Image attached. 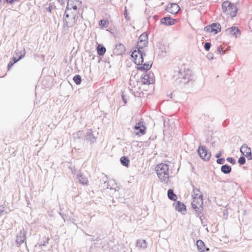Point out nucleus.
Returning a JSON list of instances; mask_svg holds the SVG:
<instances>
[{"label":"nucleus","mask_w":252,"mask_h":252,"mask_svg":"<svg viewBox=\"0 0 252 252\" xmlns=\"http://www.w3.org/2000/svg\"><path fill=\"white\" fill-rule=\"evenodd\" d=\"M238 162L240 165H244L246 163V158L244 156L240 157L238 160Z\"/></svg>","instance_id":"a19ab883"},{"label":"nucleus","mask_w":252,"mask_h":252,"mask_svg":"<svg viewBox=\"0 0 252 252\" xmlns=\"http://www.w3.org/2000/svg\"><path fill=\"white\" fill-rule=\"evenodd\" d=\"M23 58H24V54L23 53L22 54H21V55L19 56V57H17L16 56L15 57H13L11 59V61L14 63V64H15L22 59Z\"/></svg>","instance_id":"72a5a7b5"},{"label":"nucleus","mask_w":252,"mask_h":252,"mask_svg":"<svg viewBox=\"0 0 252 252\" xmlns=\"http://www.w3.org/2000/svg\"><path fill=\"white\" fill-rule=\"evenodd\" d=\"M216 161L218 164L223 165L225 162V159L224 158H218Z\"/></svg>","instance_id":"c03bdc74"},{"label":"nucleus","mask_w":252,"mask_h":252,"mask_svg":"<svg viewBox=\"0 0 252 252\" xmlns=\"http://www.w3.org/2000/svg\"><path fill=\"white\" fill-rule=\"evenodd\" d=\"M43 242H41L40 244H39V246H45L49 243V238L48 237H44L43 238Z\"/></svg>","instance_id":"ea45409f"},{"label":"nucleus","mask_w":252,"mask_h":252,"mask_svg":"<svg viewBox=\"0 0 252 252\" xmlns=\"http://www.w3.org/2000/svg\"><path fill=\"white\" fill-rule=\"evenodd\" d=\"M197 217H199L201 223L203 227H207V220L205 219V217L203 214L199 215V216H196Z\"/></svg>","instance_id":"2f4dec72"},{"label":"nucleus","mask_w":252,"mask_h":252,"mask_svg":"<svg viewBox=\"0 0 252 252\" xmlns=\"http://www.w3.org/2000/svg\"><path fill=\"white\" fill-rule=\"evenodd\" d=\"M167 196L168 198L172 201H176L178 197L177 195L174 193L173 189H170L167 191Z\"/></svg>","instance_id":"cd10ccee"},{"label":"nucleus","mask_w":252,"mask_h":252,"mask_svg":"<svg viewBox=\"0 0 252 252\" xmlns=\"http://www.w3.org/2000/svg\"><path fill=\"white\" fill-rule=\"evenodd\" d=\"M228 215V213L227 211V210H225L224 212H223V218L225 219L227 218Z\"/></svg>","instance_id":"4d7b16f0"},{"label":"nucleus","mask_w":252,"mask_h":252,"mask_svg":"<svg viewBox=\"0 0 252 252\" xmlns=\"http://www.w3.org/2000/svg\"><path fill=\"white\" fill-rule=\"evenodd\" d=\"M124 15L125 19L126 20H130V17L127 15V10H126V7H125V10H124Z\"/></svg>","instance_id":"de8ad7c7"},{"label":"nucleus","mask_w":252,"mask_h":252,"mask_svg":"<svg viewBox=\"0 0 252 252\" xmlns=\"http://www.w3.org/2000/svg\"><path fill=\"white\" fill-rule=\"evenodd\" d=\"M221 7L223 12L230 15L231 18H234L236 16L238 8L234 3L229 1H224L222 3Z\"/></svg>","instance_id":"20e7f679"},{"label":"nucleus","mask_w":252,"mask_h":252,"mask_svg":"<svg viewBox=\"0 0 252 252\" xmlns=\"http://www.w3.org/2000/svg\"><path fill=\"white\" fill-rule=\"evenodd\" d=\"M85 136V140L89 142L90 144L94 143L96 140V138L94 135L92 129H90L87 131Z\"/></svg>","instance_id":"a211bd4d"},{"label":"nucleus","mask_w":252,"mask_h":252,"mask_svg":"<svg viewBox=\"0 0 252 252\" xmlns=\"http://www.w3.org/2000/svg\"><path fill=\"white\" fill-rule=\"evenodd\" d=\"M14 63L10 60L7 65L8 70H10V68L14 65Z\"/></svg>","instance_id":"603ef678"},{"label":"nucleus","mask_w":252,"mask_h":252,"mask_svg":"<svg viewBox=\"0 0 252 252\" xmlns=\"http://www.w3.org/2000/svg\"><path fill=\"white\" fill-rule=\"evenodd\" d=\"M148 34L146 32H144L139 36L137 42H140L139 44L142 43V42L144 44H148Z\"/></svg>","instance_id":"7c9ffc66"},{"label":"nucleus","mask_w":252,"mask_h":252,"mask_svg":"<svg viewBox=\"0 0 252 252\" xmlns=\"http://www.w3.org/2000/svg\"><path fill=\"white\" fill-rule=\"evenodd\" d=\"M167 96L169 97L170 98H173V93H171L170 94H167Z\"/></svg>","instance_id":"0e129e2a"},{"label":"nucleus","mask_w":252,"mask_h":252,"mask_svg":"<svg viewBox=\"0 0 252 252\" xmlns=\"http://www.w3.org/2000/svg\"><path fill=\"white\" fill-rule=\"evenodd\" d=\"M77 178L78 179L80 184L83 185L87 184L88 181L87 178L81 172H79L77 174Z\"/></svg>","instance_id":"b1692460"},{"label":"nucleus","mask_w":252,"mask_h":252,"mask_svg":"<svg viewBox=\"0 0 252 252\" xmlns=\"http://www.w3.org/2000/svg\"><path fill=\"white\" fill-rule=\"evenodd\" d=\"M228 125V122L227 120H225L223 123H222V126H226Z\"/></svg>","instance_id":"052dcab7"},{"label":"nucleus","mask_w":252,"mask_h":252,"mask_svg":"<svg viewBox=\"0 0 252 252\" xmlns=\"http://www.w3.org/2000/svg\"><path fill=\"white\" fill-rule=\"evenodd\" d=\"M126 50L125 46L121 43H119L115 45L113 49V53L116 56L123 55L125 53Z\"/></svg>","instance_id":"ddd939ff"},{"label":"nucleus","mask_w":252,"mask_h":252,"mask_svg":"<svg viewBox=\"0 0 252 252\" xmlns=\"http://www.w3.org/2000/svg\"><path fill=\"white\" fill-rule=\"evenodd\" d=\"M225 32L226 35L233 36L235 38H238L241 34L240 29L236 26H232L227 28Z\"/></svg>","instance_id":"f8f14e48"},{"label":"nucleus","mask_w":252,"mask_h":252,"mask_svg":"<svg viewBox=\"0 0 252 252\" xmlns=\"http://www.w3.org/2000/svg\"><path fill=\"white\" fill-rule=\"evenodd\" d=\"M109 23L106 20H101L99 21V26L102 28H106L108 26Z\"/></svg>","instance_id":"4c0bfd02"},{"label":"nucleus","mask_w":252,"mask_h":252,"mask_svg":"<svg viewBox=\"0 0 252 252\" xmlns=\"http://www.w3.org/2000/svg\"><path fill=\"white\" fill-rule=\"evenodd\" d=\"M193 190L192 192V196H193V199H198V196L200 195L198 193H195V191L197 192H200V189H197L194 186H192Z\"/></svg>","instance_id":"473e14b6"},{"label":"nucleus","mask_w":252,"mask_h":252,"mask_svg":"<svg viewBox=\"0 0 252 252\" xmlns=\"http://www.w3.org/2000/svg\"><path fill=\"white\" fill-rule=\"evenodd\" d=\"M109 60V58L108 59H106V58L105 59V63H109V61H108Z\"/></svg>","instance_id":"338daca9"},{"label":"nucleus","mask_w":252,"mask_h":252,"mask_svg":"<svg viewBox=\"0 0 252 252\" xmlns=\"http://www.w3.org/2000/svg\"><path fill=\"white\" fill-rule=\"evenodd\" d=\"M176 19L172 18L170 16H165L160 20V23L166 26H170L175 24Z\"/></svg>","instance_id":"2eb2a0df"},{"label":"nucleus","mask_w":252,"mask_h":252,"mask_svg":"<svg viewBox=\"0 0 252 252\" xmlns=\"http://www.w3.org/2000/svg\"><path fill=\"white\" fill-rule=\"evenodd\" d=\"M96 50L97 54L100 56H103L106 51V48L101 44H98L96 48Z\"/></svg>","instance_id":"a878e982"},{"label":"nucleus","mask_w":252,"mask_h":252,"mask_svg":"<svg viewBox=\"0 0 252 252\" xmlns=\"http://www.w3.org/2000/svg\"><path fill=\"white\" fill-rule=\"evenodd\" d=\"M198 154L200 157L204 160H208L211 156V154L204 146H200L198 149Z\"/></svg>","instance_id":"9d476101"},{"label":"nucleus","mask_w":252,"mask_h":252,"mask_svg":"<svg viewBox=\"0 0 252 252\" xmlns=\"http://www.w3.org/2000/svg\"><path fill=\"white\" fill-rule=\"evenodd\" d=\"M52 7L51 6H49L48 8H47V10L48 11L50 12H51L52 11Z\"/></svg>","instance_id":"e2e57ef3"},{"label":"nucleus","mask_w":252,"mask_h":252,"mask_svg":"<svg viewBox=\"0 0 252 252\" xmlns=\"http://www.w3.org/2000/svg\"><path fill=\"white\" fill-rule=\"evenodd\" d=\"M141 94H143L142 93H140V92H133V94H134L135 97H141Z\"/></svg>","instance_id":"3c124183"},{"label":"nucleus","mask_w":252,"mask_h":252,"mask_svg":"<svg viewBox=\"0 0 252 252\" xmlns=\"http://www.w3.org/2000/svg\"><path fill=\"white\" fill-rule=\"evenodd\" d=\"M60 215L62 217V218L63 219L64 221H65L66 219H67V216L64 214V213H60Z\"/></svg>","instance_id":"864d4df0"},{"label":"nucleus","mask_w":252,"mask_h":252,"mask_svg":"<svg viewBox=\"0 0 252 252\" xmlns=\"http://www.w3.org/2000/svg\"><path fill=\"white\" fill-rule=\"evenodd\" d=\"M72 2H79L80 4L82 3L81 0H68L66 6L68 7L69 11H77V3L72 4Z\"/></svg>","instance_id":"6ab92c4d"},{"label":"nucleus","mask_w":252,"mask_h":252,"mask_svg":"<svg viewBox=\"0 0 252 252\" xmlns=\"http://www.w3.org/2000/svg\"><path fill=\"white\" fill-rule=\"evenodd\" d=\"M244 148H246V149H248V152H246V154L245 155V157L247 158L248 160H252V153L251 152V149L250 148L248 147L247 145L246 144H244L240 148V152L242 153L243 155H244L243 153V149Z\"/></svg>","instance_id":"5701e85b"},{"label":"nucleus","mask_w":252,"mask_h":252,"mask_svg":"<svg viewBox=\"0 0 252 252\" xmlns=\"http://www.w3.org/2000/svg\"><path fill=\"white\" fill-rule=\"evenodd\" d=\"M122 100L123 101V102L125 104L127 102V100H126V99L125 97V95L124 94V93H123L122 94Z\"/></svg>","instance_id":"6e6d98bb"},{"label":"nucleus","mask_w":252,"mask_h":252,"mask_svg":"<svg viewBox=\"0 0 252 252\" xmlns=\"http://www.w3.org/2000/svg\"><path fill=\"white\" fill-rule=\"evenodd\" d=\"M78 19V14L73 15L72 21L71 22H69L66 20H63V26H65L68 28H71L73 27V26L76 23Z\"/></svg>","instance_id":"4be33fe9"},{"label":"nucleus","mask_w":252,"mask_h":252,"mask_svg":"<svg viewBox=\"0 0 252 252\" xmlns=\"http://www.w3.org/2000/svg\"><path fill=\"white\" fill-rule=\"evenodd\" d=\"M191 207L195 211L196 216H199L203 210V194H200L198 199H193L191 203Z\"/></svg>","instance_id":"423d86ee"},{"label":"nucleus","mask_w":252,"mask_h":252,"mask_svg":"<svg viewBox=\"0 0 252 252\" xmlns=\"http://www.w3.org/2000/svg\"><path fill=\"white\" fill-rule=\"evenodd\" d=\"M4 0V2L6 3L7 4H14L15 2H19V0Z\"/></svg>","instance_id":"a18cd8bd"},{"label":"nucleus","mask_w":252,"mask_h":252,"mask_svg":"<svg viewBox=\"0 0 252 252\" xmlns=\"http://www.w3.org/2000/svg\"><path fill=\"white\" fill-rule=\"evenodd\" d=\"M85 234L90 237V238L88 239V240H90L91 241L100 242L99 244L102 247H103V245H104L105 243L106 242L105 238L107 237V235L102 232L101 231L97 230L95 235L93 234H89L86 233Z\"/></svg>","instance_id":"39448f33"},{"label":"nucleus","mask_w":252,"mask_h":252,"mask_svg":"<svg viewBox=\"0 0 252 252\" xmlns=\"http://www.w3.org/2000/svg\"><path fill=\"white\" fill-rule=\"evenodd\" d=\"M218 52L220 54H224L225 52L223 51L222 49L220 47H219L217 48Z\"/></svg>","instance_id":"8fccbe9b"},{"label":"nucleus","mask_w":252,"mask_h":252,"mask_svg":"<svg viewBox=\"0 0 252 252\" xmlns=\"http://www.w3.org/2000/svg\"><path fill=\"white\" fill-rule=\"evenodd\" d=\"M173 205L175 206V210L178 212H182L183 211H187L186 205L180 201H176Z\"/></svg>","instance_id":"aec40b11"},{"label":"nucleus","mask_w":252,"mask_h":252,"mask_svg":"<svg viewBox=\"0 0 252 252\" xmlns=\"http://www.w3.org/2000/svg\"><path fill=\"white\" fill-rule=\"evenodd\" d=\"M71 170L72 173L74 174V171H75L74 167H73V169L71 168Z\"/></svg>","instance_id":"69168bd1"},{"label":"nucleus","mask_w":252,"mask_h":252,"mask_svg":"<svg viewBox=\"0 0 252 252\" xmlns=\"http://www.w3.org/2000/svg\"><path fill=\"white\" fill-rule=\"evenodd\" d=\"M69 13H70V16L71 17H73V15L78 14V13H79V12L77 11H74L73 10L70 11L69 12Z\"/></svg>","instance_id":"09e8293b"},{"label":"nucleus","mask_w":252,"mask_h":252,"mask_svg":"<svg viewBox=\"0 0 252 252\" xmlns=\"http://www.w3.org/2000/svg\"><path fill=\"white\" fill-rule=\"evenodd\" d=\"M68 9V7L66 6L63 14V21L65 20H67V19L69 18V17H70V13H69L70 11Z\"/></svg>","instance_id":"58836bf2"},{"label":"nucleus","mask_w":252,"mask_h":252,"mask_svg":"<svg viewBox=\"0 0 252 252\" xmlns=\"http://www.w3.org/2000/svg\"><path fill=\"white\" fill-rule=\"evenodd\" d=\"M142 84L143 85H150L153 83V73L150 72H146L142 74L140 77Z\"/></svg>","instance_id":"9b49d317"},{"label":"nucleus","mask_w":252,"mask_h":252,"mask_svg":"<svg viewBox=\"0 0 252 252\" xmlns=\"http://www.w3.org/2000/svg\"><path fill=\"white\" fill-rule=\"evenodd\" d=\"M121 164L126 167H128L130 165V160L126 156H123L120 159Z\"/></svg>","instance_id":"c85d7f7f"},{"label":"nucleus","mask_w":252,"mask_h":252,"mask_svg":"<svg viewBox=\"0 0 252 252\" xmlns=\"http://www.w3.org/2000/svg\"><path fill=\"white\" fill-rule=\"evenodd\" d=\"M73 80L76 85H80L82 82V78L80 75L76 74L74 76Z\"/></svg>","instance_id":"f704fd0d"},{"label":"nucleus","mask_w":252,"mask_h":252,"mask_svg":"<svg viewBox=\"0 0 252 252\" xmlns=\"http://www.w3.org/2000/svg\"><path fill=\"white\" fill-rule=\"evenodd\" d=\"M140 43V42H137L136 44V47H134V49H136V50L138 51V54H140V58L142 57V54L141 53L142 52L144 51V48L146 47L148 45V44H144V43L142 42V43Z\"/></svg>","instance_id":"393cba45"},{"label":"nucleus","mask_w":252,"mask_h":252,"mask_svg":"<svg viewBox=\"0 0 252 252\" xmlns=\"http://www.w3.org/2000/svg\"><path fill=\"white\" fill-rule=\"evenodd\" d=\"M204 31L207 32H213L217 34L221 31V26L219 23H213L206 26Z\"/></svg>","instance_id":"1a4fd4ad"},{"label":"nucleus","mask_w":252,"mask_h":252,"mask_svg":"<svg viewBox=\"0 0 252 252\" xmlns=\"http://www.w3.org/2000/svg\"><path fill=\"white\" fill-rule=\"evenodd\" d=\"M6 210L3 206H0V216H1L2 214L6 213Z\"/></svg>","instance_id":"49530a36"},{"label":"nucleus","mask_w":252,"mask_h":252,"mask_svg":"<svg viewBox=\"0 0 252 252\" xmlns=\"http://www.w3.org/2000/svg\"><path fill=\"white\" fill-rule=\"evenodd\" d=\"M207 57L210 60L213 59V57L212 55H208Z\"/></svg>","instance_id":"680f3d73"},{"label":"nucleus","mask_w":252,"mask_h":252,"mask_svg":"<svg viewBox=\"0 0 252 252\" xmlns=\"http://www.w3.org/2000/svg\"><path fill=\"white\" fill-rule=\"evenodd\" d=\"M153 65V62L150 61L147 62L145 63H142L140 65H137L136 69L137 70L145 71L147 72L152 67Z\"/></svg>","instance_id":"dca6fc26"},{"label":"nucleus","mask_w":252,"mask_h":252,"mask_svg":"<svg viewBox=\"0 0 252 252\" xmlns=\"http://www.w3.org/2000/svg\"><path fill=\"white\" fill-rule=\"evenodd\" d=\"M95 58H97L98 59V63H99L100 61H101V59L99 58L98 56H96L95 55H94L92 58V60H95Z\"/></svg>","instance_id":"13d9d810"},{"label":"nucleus","mask_w":252,"mask_h":252,"mask_svg":"<svg viewBox=\"0 0 252 252\" xmlns=\"http://www.w3.org/2000/svg\"><path fill=\"white\" fill-rule=\"evenodd\" d=\"M196 245L199 252H205L209 251V249L206 247L204 242L201 240H197Z\"/></svg>","instance_id":"412c9836"},{"label":"nucleus","mask_w":252,"mask_h":252,"mask_svg":"<svg viewBox=\"0 0 252 252\" xmlns=\"http://www.w3.org/2000/svg\"><path fill=\"white\" fill-rule=\"evenodd\" d=\"M23 53H24L25 57L26 55V51L24 47L21 48L20 50L19 49H16L15 51L14 54L17 57H19V56L21 55V54H22Z\"/></svg>","instance_id":"e433bc0d"},{"label":"nucleus","mask_w":252,"mask_h":252,"mask_svg":"<svg viewBox=\"0 0 252 252\" xmlns=\"http://www.w3.org/2000/svg\"><path fill=\"white\" fill-rule=\"evenodd\" d=\"M222 153L221 151H219L217 154L215 155V158L217 159L220 158L221 156Z\"/></svg>","instance_id":"5fc2aeb1"},{"label":"nucleus","mask_w":252,"mask_h":252,"mask_svg":"<svg viewBox=\"0 0 252 252\" xmlns=\"http://www.w3.org/2000/svg\"><path fill=\"white\" fill-rule=\"evenodd\" d=\"M82 133H83V132L81 131H79L77 132V137L78 138H81V135L82 134Z\"/></svg>","instance_id":"bf43d9fd"},{"label":"nucleus","mask_w":252,"mask_h":252,"mask_svg":"<svg viewBox=\"0 0 252 252\" xmlns=\"http://www.w3.org/2000/svg\"><path fill=\"white\" fill-rule=\"evenodd\" d=\"M136 245L139 249H145L147 247V243L145 240H137Z\"/></svg>","instance_id":"c756f323"},{"label":"nucleus","mask_w":252,"mask_h":252,"mask_svg":"<svg viewBox=\"0 0 252 252\" xmlns=\"http://www.w3.org/2000/svg\"><path fill=\"white\" fill-rule=\"evenodd\" d=\"M212 44L210 42H207L205 43L204 48L205 50L207 51H208L210 50Z\"/></svg>","instance_id":"79ce46f5"},{"label":"nucleus","mask_w":252,"mask_h":252,"mask_svg":"<svg viewBox=\"0 0 252 252\" xmlns=\"http://www.w3.org/2000/svg\"><path fill=\"white\" fill-rule=\"evenodd\" d=\"M231 170V166L227 164L222 165L220 168L221 172L224 174H229Z\"/></svg>","instance_id":"bb28decb"},{"label":"nucleus","mask_w":252,"mask_h":252,"mask_svg":"<svg viewBox=\"0 0 252 252\" xmlns=\"http://www.w3.org/2000/svg\"><path fill=\"white\" fill-rule=\"evenodd\" d=\"M180 9L179 5L176 3H172L169 4L165 10L172 14H176Z\"/></svg>","instance_id":"f3484780"},{"label":"nucleus","mask_w":252,"mask_h":252,"mask_svg":"<svg viewBox=\"0 0 252 252\" xmlns=\"http://www.w3.org/2000/svg\"><path fill=\"white\" fill-rule=\"evenodd\" d=\"M50 80V81L52 80V78L50 76H48L46 78H45L42 82L43 85L46 87V88H49L52 85V82L51 81V83H46V81Z\"/></svg>","instance_id":"c9c22d12"},{"label":"nucleus","mask_w":252,"mask_h":252,"mask_svg":"<svg viewBox=\"0 0 252 252\" xmlns=\"http://www.w3.org/2000/svg\"><path fill=\"white\" fill-rule=\"evenodd\" d=\"M156 173L160 181L167 183L169 181V165L167 163H161L155 168Z\"/></svg>","instance_id":"7ed1b4c3"},{"label":"nucleus","mask_w":252,"mask_h":252,"mask_svg":"<svg viewBox=\"0 0 252 252\" xmlns=\"http://www.w3.org/2000/svg\"><path fill=\"white\" fill-rule=\"evenodd\" d=\"M133 51H132L131 57L132 58L133 63L136 64L137 65H140L143 63H144V58L146 56L145 52H142V58H140V54H138V51L134 49V48H132Z\"/></svg>","instance_id":"0eeeda50"},{"label":"nucleus","mask_w":252,"mask_h":252,"mask_svg":"<svg viewBox=\"0 0 252 252\" xmlns=\"http://www.w3.org/2000/svg\"><path fill=\"white\" fill-rule=\"evenodd\" d=\"M134 129L136 130L135 134L136 136H141L145 134L146 127L144 125L143 120H140L138 123H136L134 126Z\"/></svg>","instance_id":"6e6552de"},{"label":"nucleus","mask_w":252,"mask_h":252,"mask_svg":"<svg viewBox=\"0 0 252 252\" xmlns=\"http://www.w3.org/2000/svg\"><path fill=\"white\" fill-rule=\"evenodd\" d=\"M246 152H248V149H246V148H244L243 149V153H246Z\"/></svg>","instance_id":"774afa93"},{"label":"nucleus","mask_w":252,"mask_h":252,"mask_svg":"<svg viewBox=\"0 0 252 252\" xmlns=\"http://www.w3.org/2000/svg\"><path fill=\"white\" fill-rule=\"evenodd\" d=\"M108 252H126L127 248L123 244H119L116 240L112 238L102 247Z\"/></svg>","instance_id":"f03ea898"},{"label":"nucleus","mask_w":252,"mask_h":252,"mask_svg":"<svg viewBox=\"0 0 252 252\" xmlns=\"http://www.w3.org/2000/svg\"><path fill=\"white\" fill-rule=\"evenodd\" d=\"M26 232L25 230L23 229L21 230L16 235V243L19 246L23 244L26 239Z\"/></svg>","instance_id":"4468645a"},{"label":"nucleus","mask_w":252,"mask_h":252,"mask_svg":"<svg viewBox=\"0 0 252 252\" xmlns=\"http://www.w3.org/2000/svg\"><path fill=\"white\" fill-rule=\"evenodd\" d=\"M226 161L234 165L236 164V160L232 157H228L226 158Z\"/></svg>","instance_id":"37998d69"},{"label":"nucleus","mask_w":252,"mask_h":252,"mask_svg":"<svg viewBox=\"0 0 252 252\" xmlns=\"http://www.w3.org/2000/svg\"><path fill=\"white\" fill-rule=\"evenodd\" d=\"M181 68L179 70L178 77L175 80V83L176 85H184L187 84H192L193 76L191 75V71L189 69L185 70Z\"/></svg>","instance_id":"f257e3e1"}]
</instances>
